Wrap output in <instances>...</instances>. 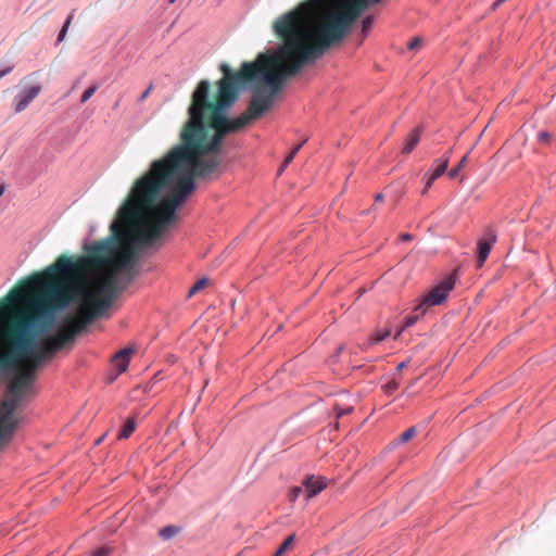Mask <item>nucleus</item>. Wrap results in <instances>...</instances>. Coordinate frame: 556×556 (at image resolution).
Returning a JSON list of instances; mask_svg holds the SVG:
<instances>
[{
	"mask_svg": "<svg viewBox=\"0 0 556 556\" xmlns=\"http://www.w3.org/2000/svg\"><path fill=\"white\" fill-rule=\"evenodd\" d=\"M238 98H191L188 119L180 130V143L136 180L111 225L112 238L85 248V255H60L66 269L56 279L76 286L73 301L83 295L74 317L63 329L71 339L110 308L116 296L135 278L138 250L152 247L177 222V210L195 190V179L219 177L226 169L223 155L227 136L244 129L268 112L276 98H251L238 117L228 111Z\"/></svg>",
	"mask_w": 556,
	"mask_h": 556,
	"instance_id": "1",
	"label": "nucleus"
},
{
	"mask_svg": "<svg viewBox=\"0 0 556 556\" xmlns=\"http://www.w3.org/2000/svg\"><path fill=\"white\" fill-rule=\"evenodd\" d=\"M65 260L21 280L0 299V375L16 370L0 402V431L13 438L20 419L15 410L33 391L39 368L73 341L60 329L36 339L52 324L55 313L73 302L76 286L56 279Z\"/></svg>",
	"mask_w": 556,
	"mask_h": 556,
	"instance_id": "2",
	"label": "nucleus"
},
{
	"mask_svg": "<svg viewBox=\"0 0 556 556\" xmlns=\"http://www.w3.org/2000/svg\"><path fill=\"white\" fill-rule=\"evenodd\" d=\"M381 0H308V49H330L342 41L361 13Z\"/></svg>",
	"mask_w": 556,
	"mask_h": 556,
	"instance_id": "3",
	"label": "nucleus"
},
{
	"mask_svg": "<svg viewBox=\"0 0 556 556\" xmlns=\"http://www.w3.org/2000/svg\"><path fill=\"white\" fill-rule=\"evenodd\" d=\"M455 287V278L451 275L445 277L439 285L433 287L415 306V312L426 314L427 311L437 305H441L447 299L448 293Z\"/></svg>",
	"mask_w": 556,
	"mask_h": 556,
	"instance_id": "4",
	"label": "nucleus"
},
{
	"mask_svg": "<svg viewBox=\"0 0 556 556\" xmlns=\"http://www.w3.org/2000/svg\"><path fill=\"white\" fill-rule=\"evenodd\" d=\"M497 236L494 230L488 229L485 235L477 243V263L481 267L486 261Z\"/></svg>",
	"mask_w": 556,
	"mask_h": 556,
	"instance_id": "5",
	"label": "nucleus"
},
{
	"mask_svg": "<svg viewBox=\"0 0 556 556\" xmlns=\"http://www.w3.org/2000/svg\"><path fill=\"white\" fill-rule=\"evenodd\" d=\"M303 485L305 488L306 497L312 498L326 489L327 481L321 476H308L304 479Z\"/></svg>",
	"mask_w": 556,
	"mask_h": 556,
	"instance_id": "6",
	"label": "nucleus"
},
{
	"mask_svg": "<svg viewBox=\"0 0 556 556\" xmlns=\"http://www.w3.org/2000/svg\"><path fill=\"white\" fill-rule=\"evenodd\" d=\"M41 87L39 85L30 87L25 93L17 94L14 99V111L21 113L30 102L40 93Z\"/></svg>",
	"mask_w": 556,
	"mask_h": 556,
	"instance_id": "7",
	"label": "nucleus"
},
{
	"mask_svg": "<svg viewBox=\"0 0 556 556\" xmlns=\"http://www.w3.org/2000/svg\"><path fill=\"white\" fill-rule=\"evenodd\" d=\"M134 352L135 350L132 348H124L112 357V364L117 370V375H121L127 369Z\"/></svg>",
	"mask_w": 556,
	"mask_h": 556,
	"instance_id": "8",
	"label": "nucleus"
},
{
	"mask_svg": "<svg viewBox=\"0 0 556 556\" xmlns=\"http://www.w3.org/2000/svg\"><path fill=\"white\" fill-rule=\"evenodd\" d=\"M422 130L419 127L413 129L406 137L403 153L409 154L418 144Z\"/></svg>",
	"mask_w": 556,
	"mask_h": 556,
	"instance_id": "9",
	"label": "nucleus"
},
{
	"mask_svg": "<svg viewBox=\"0 0 556 556\" xmlns=\"http://www.w3.org/2000/svg\"><path fill=\"white\" fill-rule=\"evenodd\" d=\"M451 154H452V150H448L442 157L437 159L434 161L435 168L431 174L432 179H438L445 173L448 162H450V159H451Z\"/></svg>",
	"mask_w": 556,
	"mask_h": 556,
	"instance_id": "10",
	"label": "nucleus"
},
{
	"mask_svg": "<svg viewBox=\"0 0 556 556\" xmlns=\"http://www.w3.org/2000/svg\"><path fill=\"white\" fill-rule=\"evenodd\" d=\"M390 336V331L389 330H386V331H377L375 332L369 339L367 342H365L362 346H361V350L362 351H368V349L376 344V343H379L381 341H383L384 339H387L388 337Z\"/></svg>",
	"mask_w": 556,
	"mask_h": 556,
	"instance_id": "11",
	"label": "nucleus"
},
{
	"mask_svg": "<svg viewBox=\"0 0 556 556\" xmlns=\"http://www.w3.org/2000/svg\"><path fill=\"white\" fill-rule=\"evenodd\" d=\"M136 429L135 420L129 418L126 420L122 430L119 431L118 439H127L129 438Z\"/></svg>",
	"mask_w": 556,
	"mask_h": 556,
	"instance_id": "12",
	"label": "nucleus"
},
{
	"mask_svg": "<svg viewBox=\"0 0 556 556\" xmlns=\"http://www.w3.org/2000/svg\"><path fill=\"white\" fill-rule=\"evenodd\" d=\"M179 528L176 527V526H166L164 528H162L160 531H159V535L163 539V540H170L173 539L175 535H177L179 533Z\"/></svg>",
	"mask_w": 556,
	"mask_h": 556,
	"instance_id": "13",
	"label": "nucleus"
},
{
	"mask_svg": "<svg viewBox=\"0 0 556 556\" xmlns=\"http://www.w3.org/2000/svg\"><path fill=\"white\" fill-rule=\"evenodd\" d=\"M307 141V139H303L299 144H296L291 151L290 153L287 155V157L285 159L279 172H282L294 159V156L296 155V153L299 152V150L303 147V144Z\"/></svg>",
	"mask_w": 556,
	"mask_h": 556,
	"instance_id": "14",
	"label": "nucleus"
},
{
	"mask_svg": "<svg viewBox=\"0 0 556 556\" xmlns=\"http://www.w3.org/2000/svg\"><path fill=\"white\" fill-rule=\"evenodd\" d=\"M424 315L425 314H421L420 312H415V309H414L413 314L409 315L408 317H406L404 326L397 331V333L395 334V338H397L401 334V332L404 330V328L415 325L417 323V320Z\"/></svg>",
	"mask_w": 556,
	"mask_h": 556,
	"instance_id": "15",
	"label": "nucleus"
},
{
	"mask_svg": "<svg viewBox=\"0 0 556 556\" xmlns=\"http://www.w3.org/2000/svg\"><path fill=\"white\" fill-rule=\"evenodd\" d=\"M74 17H75V9L72 10V12L68 14L67 18L65 20V23L59 33L58 42H61L64 40Z\"/></svg>",
	"mask_w": 556,
	"mask_h": 556,
	"instance_id": "16",
	"label": "nucleus"
},
{
	"mask_svg": "<svg viewBox=\"0 0 556 556\" xmlns=\"http://www.w3.org/2000/svg\"><path fill=\"white\" fill-rule=\"evenodd\" d=\"M418 433V430L415 426L408 428L407 430H405L397 439H396V442L397 443H406L408 441H410L413 438L416 437V434Z\"/></svg>",
	"mask_w": 556,
	"mask_h": 556,
	"instance_id": "17",
	"label": "nucleus"
},
{
	"mask_svg": "<svg viewBox=\"0 0 556 556\" xmlns=\"http://www.w3.org/2000/svg\"><path fill=\"white\" fill-rule=\"evenodd\" d=\"M295 541V535L291 534L289 535L278 547L276 553L273 556H281L287 549H289Z\"/></svg>",
	"mask_w": 556,
	"mask_h": 556,
	"instance_id": "18",
	"label": "nucleus"
},
{
	"mask_svg": "<svg viewBox=\"0 0 556 556\" xmlns=\"http://www.w3.org/2000/svg\"><path fill=\"white\" fill-rule=\"evenodd\" d=\"M208 285V279L207 278H202L200 280H198L189 290L188 292V296L191 298L192 295H194L197 292H199L200 290L204 289L206 286Z\"/></svg>",
	"mask_w": 556,
	"mask_h": 556,
	"instance_id": "19",
	"label": "nucleus"
},
{
	"mask_svg": "<svg viewBox=\"0 0 556 556\" xmlns=\"http://www.w3.org/2000/svg\"><path fill=\"white\" fill-rule=\"evenodd\" d=\"M467 159H468V153H467V154H465V155L462 157V160H460L459 164H458L456 167L452 168V169L448 172V177H450L451 179H454V178H456V177H457V175H458L459 170L464 167L465 163L467 162Z\"/></svg>",
	"mask_w": 556,
	"mask_h": 556,
	"instance_id": "20",
	"label": "nucleus"
},
{
	"mask_svg": "<svg viewBox=\"0 0 556 556\" xmlns=\"http://www.w3.org/2000/svg\"><path fill=\"white\" fill-rule=\"evenodd\" d=\"M98 89V86L93 85V86H90L89 88H87L84 93L81 94L80 97V102L81 103H85L87 102L93 94L94 92L97 91Z\"/></svg>",
	"mask_w": 556,
	"mask_h": 556,
	"instance_id": "21",
	"label": "nucleus"
},
{
	"mask_svg": "<svg viewBox=\"0 0 556 556\" xmlns=\"http://www.w3.org/2000/svg\"><path fill=\"white\" fill-rule=\"evenodd\" d=\"M337 417L340 418L344 415L350 414L353 410L352 406H341L339 404H336L334 406Z\"/></svg>",
	"mask_w": 556,
	"mask_h": 556,
	"instance_id": "22",
	"label": "nucleus"
},
{
	"mask_svg": "<svg viewBox=\"0 0 556 556\" xmlns=\"http://www.w3.org/2000/svg\"><path fill=\"white\" fill-rule=\"evenodd\" d=\"M400 387V382L395 379L389 381L383 388L387 393H392Z\"/></svg>",
	"mask_w": 556,
	"mask_h": 556,
	"instance_id": "23",
	"label": "nucleus"
},
{
	"mask_svg": "<svg viewBox=\"0 0 556 556\" xmlns=\"http://www.w3.org/2000/svg\"><path fill=\"white\" fill-rule=\"evenodd\" d=\"M374 22V16H366L362 22V31L365 34L371 27Z\"/></svg>",
	"mask_w": 556,
	"mask_h": 556,
	"instance_id": "24",
	"label": "nucleus"
},
{
	"mask_svg": "<svg viewBox=\"0 0 556 556\" xmlns=\"http://www.w3.org/2000/svg\"><path fill=\"white\" fill-rule=\"evenodd\" d=\"M421 39L419 37H415L410 39L407 43V49L409 50H416L421 46Z\"/></svg>",
	"mask_w": 556,
	"mask_h": 556,
	"instance_id": "25",
	"label": "nucleus"
},
{
	"mask_svg": "<svg viewBox=\"0 0 556 556\" xmlns=\"http://www.w3.org/2000/svg\"><path fill=\"white\" fill-rule=\"evenodd\" d=\"M112 553V549L108 546H103L94 551L92 556H110Z\"/></svg>",
	"mask_w": 556,
	"mask_h": 556,
	"instance_id": "26",
	"label": "nucleus"
},
{
	"mask_svg": "<svg viewBox=\"0 0 556 556\" xmlns=\"http://www.w3.org/2000/svg\"><path fill=\"white\" fill-rule=\"evenodd\" d=\"M303 492V489L301 486H294L292 488L291 492H290V501L291 502H294L299 496L300 494Z\"/></svg>",
	"mask_w": 556,
	"mask_h": 556,
	"instance_id": "27",
	"label": "nucleus"
},
{
	"mask_svg": "<svg viewBox=\"0 0 556 556\" xmlns=\"http://www.w3.org/2000/svg\"><path fill=\"white\" fill-rule=\"evenodd\" d=\"M11 440L12 438L10 435L0 431V450H2Z\"/></svg>",
	"mask_w": 556,
	"mask_h": 556,
	"instance_id": "28",
	"label": "nucleus"
},
{
	"mask_svg": "<svg viewBox=\"0 0 556 556\" xmlns=\"http://www.w3.org/2000/svg\"><path fill=\"white\" fill-rule=\"evenodd\" d=\"M551 139V134L547 131H540L539 132V140L541 142L547 143Z\"/></svg>",
	"mask_w": 556,
	"mask_h": 556,
	"instance_id": "29",
	"label": "nucleus"
},
{
	"mask_svg": "<svg viewBox=\"0 0 556 556\" xmlns=\"http://www.w3.org/2000/svg\"><path fill=\"white\" fill-rule=\"evenodd\" d=\"M153 89V85H150L142 93L141 96L139 97L138 101L139 102H143L150 94V92L152 91Z\"/></svg>",
	"mask_w": 556,
	"mask_h": 556,
	"instance_id": "30",
	"label": "nucleus"
},
{
	"mask_svg": "<svg viewBox=\"0 0 556 556\" xmlns=\"http://www.w3.org/2000/svg\"><path fill=\"white\" fill-rule=\"evenodd\" d=\"M437 179H432V176L430 175L427 180H426V184H425V188L422 190V194H426L428 192V190L431 188L432 184Z\"/></svg>",
	"mask_w": 556,
	"mask_h": 556,
	"instance_id": "31",
	"label": "nucleus"
},
{
	"mask_svg": "<svg viewBox=\"0 0 556 556\" xmlns=\"http://www.w3.org/2000/svg\"><path fill=\"white\" fill-rule=\"evenodd\" d=\"M12 71V66H9L2 71H0V79L5 76L7 74H9L10 72Z\"/></svg>",
	"mask_w": 556,
	"mask_h": 556,
	"instance_id": "32",
	"label": "nucleus"
},
{
	"mask_svg": "<svg viewBox=\"0 0 556 556\" xmlns=\"http://www.w3.org/2000/svg\"><path fill=\"white\" fill-rule=\"evenodd\" d=\"M506 0H496L493 4H492V10H496L500 5H502Z\"/></svg>",
	"mask_w": 556,
	"mask_h": 556,
	"instance_id": "33",
	"label": "nucleus"
},
{
	"mask_svg": "<svg viewBox=\"0 0 556 556\" xmlns=\"http://www.w3.org/2000/svg\"><path fill=\"white\" fill-rule=\"evenodd\" d=\"M401 239L403 241H409V240H412V236L409 233H402Z\"/></svg>",
	"mask_w": 556,
	"mask_h": 556,
	"instance_id": "34",
	"label": "nucleus"
},
{
	"mask_svg": "<svg viewBox=\"0 0 556 556\" xmlns=\"http://www.w3.org/2000/svg\"><path fill=\"white\" fill-rule=\"evenodd\" d=\"M407 366V363L406 362H402L397 365L396 367V370L397 371H401L402 369H404L405 367Z\"/></svg>",
	"mask_w": 556,
	"mask_h": 556,
	"instance_id": "35",
	"label": "nucleus"
},
{
	"mask_svg": "<svg viewBox=\"0 0 556 556\" xmlns=\"http://www.w3.org/2000/svg\"><path fill=\"white\" fill-rule=\"evenodd\" d=\"M382 200H383V194H382V193H378V194H376V197H375V201H376V202H380V201H382Z\"/></svg>",
	"mask_w": 556,
	"mask_h": 556,
	"instance_id": "36",
	"label": "nucleus"
},
{
	"mask_svg": "<svg viewBox=\"0 0 556 556\" xmlns=\"http://www.w3.org/2000/svg\"><path fill=\"white\" fill-rule=\"evenodd\" d=\"M3 193V188L0 189V197L2 195Z\"/></svg>",
	"mask_w": 556,
	"mask_h": 556,
	"instance_id": "37",
	"label": "nucleus"
},
{
	"mask_svg": "<svg viewBox=\"0 0 556 556\" xmlns=\"http://www.w3.org/2000/svg\"><path fill=\"white\" fill-rule=\"evenodd\" d=\"M176 0H169L170 3H174Z\"/></svg>",
	"mask_w": 556,
	"mask_h": 556,
	"instance_id": "38",
	"label": "nucleus"
}]
</instances>
